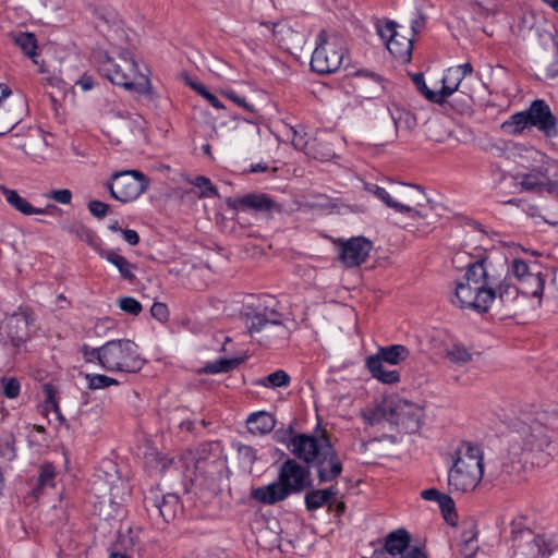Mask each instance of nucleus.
Returning a JSON list of instances; mask_svg holds the SVG:
<instances>
[{
  "label": "nucleus",
  "instance_id": "f257e3e1",
  "mask_svg": "<svg viewBox=\"0 0 558 558\" xmlns=\"http://www.w3.org/2000/svg\"><path fill=\"white\" fill-rule=\"evenodd\" d=\"M291 452L310 469H314L318 483L337 481L343 471V462L330 441L327 432L315 436L298 434L291 440Z\"/></svg>",
  "mask_w": 558,
  "mask_h": 558
},
{
  "label": "nucleus",
  "instance_id": "f03ea898",
  "mask_svg": "<svg viewBox=\"0 0 558 558\" xmlns=\"http://www.w3.org/2000/svg\"><path fill=\"white\" fill-rule=\"evenodd\" d=\"M488 275V257L484 256L470 263L464 275L465 282L457 284L451 302L461 308L486 313L494 301L492 284L495 279Z\"/></svg>",
  "mask_w": 558,
  "mask_h": 558
},
{
  "label": "nucleus",
  "instance_id": "7ed1b4c3",
  "mask_svg": "<svg viewBox=\"0 0 558 558\" xmlns=\"http://www.w3.org/2000/svg\"><path fill=\"white\" fill-rule=\"evenodd\" d=\"M96 61L99 74L112 84L143 95L151 92L148 76L140 72L130 51L122 50L117 57H110L108 52L100 51L97 53Z\"/></svg>",
  "mask_w": 558,
  "mask_h": 558
},
{
  "label": "nucleus",
  "instance_id": "20e7f679",
  "mask_svg": "<svg viewBox=\"0 0 558 558\" xmlns=\"http://www.w3.org/2000/svg\"><path fill=\"white\" fill-rule=\"evenodd\" d=\"M483 477V456L477 446L462 442L456 451V460L448 473L450 492L473 490Z\"/></svg>",
  "mask_w": 558,
  "mask_h": 558
},
{
  "label": "nucleus",
  "instance_id": "39448f33",
  "mask_svg": "<svg viewBox=\"0 0 558 558\" xmlns=\"http://www.w3.org/2000/svg\"><path fill=\"white\" fill-rule=\"evenodd\" d=\"M554 432L538 418L525 414L517 417L511 424V449H521L524 454L546 453L551 456Z\"/></svg>",
  "mask_w": 558,
  "mask_h": 558
},
{
  "label": "nucleus",
  "instance_id": "423d86ee",
  "mask_svg": "<svg viewBox=\"0 0 558 558\" xmlns=\"http://www.w3.org/2000/svg\"><path fill=\"white\" fill-rule=\"evenodd\" d=\"M242 318L250 336L260 344L281 345L290 337L289 328L282 323V315L274 308H252L242 313Z\"/></svg>",
  "mask_w": 558,
  "mask_h": 558
},
{
  "label": "nucleus",
  "instance_id": "0eeeda50",
  "mask_svg": "<svg viewBox=\"0 0 558 558\" xmlns=\"http://www.w3.org/2000/svg\"><path fill=\"white\" fill-rule=\"evenodd\" d=\"M345 59H349V51L344 36L338 32L320 31L312 53L311 69L322 75L331 74L341 68Z\"/></svg>",
  "mask_w": 558,
  "mask_h": 558
},
{
  "label": "nucleus",
  "instance_id": "6e6552de",
  "mask_svg": "<svg viewBox=\"0 0 558 558\" xmlns=\"http://www.w3.org/2000/svg\"><path fill=\"white\" fill-rule=\"evenodd\" d=\"M392 194L397 198V213L408 214L412 219L426 220L427 225L436 222L440 216L436 210L437 204L433 203L418 185L392 184Z\"/></svg>",
  "mask_w": 558,
  "mask_h": 558
},
{
  "label": "nucleus",
  "instance_id": "1a4fd4ad",
  "mask_svg": "<svg viewBox=\"0 0 558 558\" xmlns=\"http://www.w3.org/2000/svg\"><path fill=\"white\" fill-rule=\"evenodd\" d=\"M511 558H548L558 548L555 538L534 533L522 521L511 522Z\"/></svg>",
  "mask_w": 558,
  "mask_h": 558
},
{
  "label": "nucleus",
  "instance_id": "9d476101",
  "mask_svg": "<svg viewBox=\"0 0 558 558\" xmlns=\"http://www.w3.org/2000/svg\"><path fill=\"white\" fill-rule=\"evenodd\" d=\"M145 364L135 342L118 339L102 345L101 367L107 372L137 373Z\"/></svg>",
  "mask_w": 558,
  "mask_h": 558
},
{
  "label": "nucleus",
  "instance_id": "9b49d317",
  "mask_svg": "<svg viewBox=\"0 0 558 558\" xmlns=\"http://www.w3.org/2000/svg\"><path fill=\"white\" fill-rule=\"evenodd\" d=\"M489 277H493L494 284L492 291L494 301L492 305L501 318L515 316L524 308L525 298L521 295V290L513 283L512 277L508 274L497 272L489 262Z\"/></svg>",
  "mask_w": 558,
  "mask_h": 558
},
{
  "label": "nucleus",
  "instance_id": "f8f14e48",
  "mask_svg": "<svg viewBox=\"0 0 558 558\" xmlns=\"http://www.w3.org/2000/svg\"><path fill=\"white\" fill-rule=\"evenodd\" d=\"M107 187L113 198L121 203L136 199L149 186V180L138 170H124L111 175Z\"/></svg>",
  "mask_w": 558,
  "mask_h": 558
},
{
  "label": "nucleus",
  "instance_id": "ddd939ff",
  "mask_svg": "<svg viewBox=\"0 0 558 558\" xmlns=\"http://www.w3.org/2000/svg\"><path fill=\"white\" fill-rule=\"evenodd\" d=\"M423 409L407 400H398L390 407L389 423L396 426L398 433L415 434L422 426Z\"/></svg>",
  "mask_w": 558,
  "mask_h": 558
},
{
  "label": "nucleus",
  "instance_id": "4468645a",
  "mask_svg": "<svg viewBox=\"0 0 558 558\" xmlns=\"http://www.w3.org/2000/svg\"><path fill=\"white\" fill-rule=\"evenodd\" d=\"M278 478L289 489V493L300 494L313 487L308 464L302 465L295 459H287L280 466Z\"/></svg>",
  "mask_w": 558,
  "mask_h": 558
},
{
  "label": "nucleus",
  "instance_id": "2eb2a0df",
  "mask_svg": "<svg viewBox=\"0 0 558 558\" xmlns=\"http://www.w3.org/2000/svg\"><path fill=\"white\" fill-rule=\"evenodd\" d=\"M373 248L372 242L364 236H354L341 242L339 259L347 267L363 264Z\"/></svg>",
  "mask_w": 558,
  "mask_h": 558
},
{
  "label": "nucleus",
  "instance_id": "dca6fc26",
  "mask_svg": "<svg viewBox=\"0 0 558 558\" xmlns=\"http://www.w3.org/2000/svg\"><path fill=\"white\" fill-rule=\"evenodd\" d=\"M525 112L531 126H536L547 136L557 135V118L553 114L545 100H533Z\"/></svg>",
  "mask_w": 558,
  "mask_h": 558
},
{
  "label": "nucleus",
  "instance_id": "f3484780",
  "mask_svg": "<svg viewBox=\"0 0 558 558\" xmlns=\"http://www.w3.org/2000/svg\"><path fill=\"white\" fill-rule=\"evenodd\" d=\"M226 204L229 208L234 210H254L258 213L281 211V206L263 193H248L240 197H229Z\"/></svg>",
  "mask_w": 558,
  "mask_h": 558
},
{
  "label": "nucleus",
  "instance_id": "a211bd4d",
  "mask_svg": "<svg viewBox=\"0 0 558 558\" xmlns=\"http://www.w3.org/2000/svg\"><path fill=\"white\" fill-rule=\"evenodd\" d=\"M179 506L180 499L175 494L159 495L157 490L151 489L149 495L144 498L145 509L160 515L166 522L175 518Z\"/></svg>",
  "mask_w": 558,
  "mask_h": 558
},
{
  "label": "nucleus",
  "instance_id": "6ab92c4d",
  "mask_svg": "<svg viewBox=\"0 0 558 558\" xmlns=\"http://www.w3.org/2000/svg\"><path fill=\"white\" fill-rule=\"evenodd\" d=\"M27 112V104L22 98L2 99L0 102V136L9 133Z\"/></svg>",
  "mask_w": 558,
  "mask_h": 558
},
{
  "label": "nucleus",
  "instance_id": "aec40b11",
  "mask_svg": "<svg viewBox=\"0 0 558 558\" xmlns=\"http://www.w3.org/2000/svg\"><path fill=\"white\" fill-rule=\"evenodd\" d=\"M33 319L27 313H14L5 323V332L13 347L20 348L29 338Z\"/></svg>",
  "mask_w": 558,
  "mask_h": 558
},
{
  "label": "nucleus",
  "instance_id": "412c9836",
  "mask_svg": "<svg viewBox=\"0 0 558 558\" xmlns=\"http://www.w3.org/2000/svg\"><path fill=\"white\" fill-rule=\"evenodd\" d=\"M459 70H452L449 68L442 80V86L437 93H429L427 99L437 105H444L448 97L453 95L456 92H460L462 87V80L460 78Z\"/></svg>",
  "mask_w": 558,
  "mask_h": 558
},
{
  "label": "nucleus",
  "instance_id": "4be33fe9",
  "mask_svg": "<svg viewBox=\"0 0 558 558\" xmlns=\"http://www.w3.org/2000/svg\"><path fill=\"white\" fill-rule=\"evenodd\" d=\"M462 532L458 543V551L463 558H474L480 546L477 543V525L474 520L462 522Z\"/></svg>",
  "mask_w": 558,
  "mask_h": 558
},
{
  "label": "nucleus",
  "instance_id": "5701e85b",
  "mask_svg": "<svg viewBox=\"0 0 558 558\" xmlns=\"http://www.w3.org/2000/svg\"><path fill=\"white\" fill-rule=\"evenodd\" d=\"M290 495L289 489L279 478L269 485L257 487L252 490V497L264 505L277 504L287 499Z\"/></svg>",
  "mask_w": 558,
  "mask_h": 558
},
{
  "label": "nucleus",
  "instance_id": "b1692460",
  "mask_svg": "<svg viewBox=\"0 0 558 558\" xmlns=\"http://www.w3.org/2000/svg\"><path fill=\"white\" fill-rule=\"evenodd\" d=\"M0 190L4 195L7 202L15 210L24 215L49 214L51 211L58 210V207L52 204L48 205L46 208H36L31 203H28L24 197H22L15 190H11L5 186H0Z\"/></svg>",
  "mask_w": 558,
  "mask_h": 558
},
{
  "label": "nucleus",
  "instance_id": "393cba45",
  "mask_svg": "<svg viewBox=\"0 0 558 558\" xmlns=\"http://www.w3.org/2000/svg\"><path fill=\"white\" fill-rule=\"evenodd\" d=\"M337 494L338 489L335 485H331L325 489H313L312 487L305 494V507L308 511L317 510L325 505H328L329 509H331V500L336 497Z\"/></svg>",
  "mask_w": 558,
  "mask_h": 558
},
{
  "label": "nucleus",
  "instance_id": "a878e982",
  "mask_svg": "<svg viewBox=\"0 0 558 558\" xmlns=\"http://www.w3.org/2000/svg\"><path fill=\"white\" fill-rule=\"evenodd\" d=\"M386 47L400 63L404 64L411 61L413 50L412 38H407L397 34L395 39L391 41H386Z\"/></svg>",
  "mask_w": 558,
  "mask_h": 558
},
{
  "label": "nucleus",
  "instance_id": "bb28decb",
  "mask_svg": "<svg viewBox=\"0 0 558 558\" xmlns=\"http://www.w3.org/2000/svg\"><path fill=\"white\" fill-rule=\"evenodd\" d=\"M247 428L254 435H265L270 433L276 425V420L272 414L260 411L252 413L247 421Z\"/></svg>",
  "mask_w": 558,
  "mask_h": 558
},
{
  "label": "nucleus",
  "instance_id": "cd10ccee",
  "mask_svg": "<svg viewBox=\"0 0 558 558\" xmlns=\"http://www.w3.org/2000/svg\"><path fill=\"white\" fill-rule=\"evenodd\" d=\"M545 287V277L541 272H534L527 276L518 288L521 290V295L526 298L533 296L542 299ZM541 303V301H538Z\"/></svg>",
  "mask_w": 558,
  "mask_h": 558
},
{
  "label": "nucleus",
  "instance_id": "c85d7f7f",
  "mask_svg": "<svg viewBox=\"0 0 558 558\" xmlns=\"http://www.w3.org/2000/svg\"><path fill=\"white\" fill-rule=\"evenodd\" d=\"M366 366L372 376L384 384H396L400 380V374L397 371H386L383 362L377 356H369L366 360Z\"/></svg>",
  "mask_w": 558,
  "mask_h": 558
},
{
  "label": "nucleus",
  "instance_id": "c756f323",
  "mask_svg": "<svg viewBox=\"0 0 558 558\" xmlns=\"http://www.w3.org/2000/svg\"><path fill=\"white\" fill-rule=\"evenodd\" d=\"M537 34L541 45L545 49L551 47L556 52L557 60L553 62L546 70V77L555 78L558 76V36L554 28L543 29L542 32L537 31Z\"/></svg>",
  "mask_w": 558,
  "mask_h": 558
},
{
  "label": "nucleus",
  "instance_id": "7c9ffc66",
  "mask_svg": "<svg viewBox=\"0 0 558 558\" xmlns=\"http://www.w3.org/2000/svg\"><path fill=\"white\" fill-rule=\"evenodd\" d=\"M109 263L114 265L121 277L130 282L135 280V275L133 270L136 269V265L131 264L125 257L118 254L117 252L109 250L102 255Z\"/></svg>",
  "mask_w": 558,
  "mask_h": 558
},
{
  "label": "nucleus",
  "instance_id": "2f4dec72",
  "mask_svg": "<svg viewBox=\"0 0 558 558\" xmlns=\"http://www.w3.org/2000/svg\"><path fill=\"white\" fill-rule=\"evenodd\" d=\"M410 354L407 347L402 344H392L388 347L379 348L378 354L376 355L381 362H387L392 365H397L404 361Z\"/></svg>",
  "mask_w": 558,
  "mask_h": 558
},
{
  "label": "nucleus",
  "instance_id": "473e14b6",
  "mask_svg": "<svg viewBox=\"0 0 558 558\" xmlns=\"http://www.w3.org/2000/svg\"><path fill=\"white\" fill-rule=\"evenodd\" d=\"M531 126L527 114L520 111L510 116V118L501 124V130L509 135H520L526 128Z\"/></svg>",
  "mask_w": 558,
  "mask_h": 558
},
{
  "label": "nucleus",
  "instance_id": "72a5a7b5",
  "mask_svg": "<svg viewBox=\"0 0 558 558\" xmlns=\"http://www.w3.org/2000/svg\"><path fill=\"white\" fill-rule=\"evenodd\" d=\"M243 362H244V357L220 359L216 362L207 363L201 369V373H204V374L228 373V372L236 368Z\"/></svg>",
  "mask_w": 558,
  "mask_h": 558
},
{
  "label": "nucleus",
  "instance_id": "f704fd0d",
  "mask_svg": "<svg viewBox=\"0 0 558 558\" xmlns=\"http://www.w3.org/2000/svg\"><path fill=\"white\" fill-rule=\"evenodd\" d=\"M57 475L56 468L50 462H45L40 465L37 486L34 488V494H41L46 487L54 486V477Z\"/></svg>",
  "mask_w": 558,
  "mask_h": 558
},
{
  "label": "nucleus",
  "instance_id": "c9c22d12",
  "mask_svg": "<svg viewBox=\"0 0 558 558\" xmlns=\"http://www.w3.org/2000/svg\"><path fill=\"white\" fill-rule=\"evenodd\" d=\"M16 438L12 432H4L0 435V458L5 461H13L16 459Z\"/></svg>",
  "mask_w": 558,
  "mask_h": 558
},
{
  "label": "nucleus",
  "instance_id": "e433bc0d",
  "mask_svg": "<svg viewBox=\"0 0 558 558\" xmlns=\"http://www.w3.org/2000/svg\"><path fill=\"white\" fill-rule=\"evenodd\" d=\"M290 381H291L290 375L283 369H278V371L269 374L268 376L257 379L255 381V385L267 387V388H280V387L289 386Z\"/></svg>",
  "mask_w": 558,
  "mask_h": 558
},
{
  "label": "nucleus",
  "instance_id": "4c0bfd02",
  "mask_svg": "<svg viewBox=\"0 0 558 558\" xmlns=\"http://www.w3.org/2000/svg\"><path fill=\"white\" fill-rule=\"evenodd\" d=\"M15 45L22 50V52L29 57L35 58L37 56V39L33 33H19L13 37Z\"/></svg>",
  "mask_w": 558,
  "mask_h": 558
},
{
  "label": "nucleus",
  "instance_id": "58836bf2",
  "mask_svg": "<svg viewBox=\"0 0 558 558\" xmlns=\"http://www.w3.org/2000/svg\"><path fill=\"white\" fill-rule=\"evenodd\" d=\"M390 407L387 404H379L373 409H368L366 411L362 412V417L364 421L374 426L377 425L384 421L389 423L390 418Z\"/></svg>",
  "mask_w": 558,
  "mask_h": 558
},
{
  "label": "nucleus",
  "instance_id": "ea45409f",
  "mask_svg": "<svg viewBox=\"0 0 558 558\" xmlns=\"http://www.w3.org/2000/svg\"><path fill=\"white\" fill-rule=\"evenodd\" d=\"M391 119L393 121L396 132L400 129L411 130L416 125L415 116L404 109L397 108L391 111Z\"/></svg>",
  "mask_w": 558,
  "mask_h": 558
},
{
  "label": "nucleus",
  "instance_id": "a19ab883",
  "mask_svg": "<svg viewBox=\"0 0 558 558\" xmlns=\"http://www.w3.org/2000/svg\"><path fill=\"white\" fill-rule=\"evenodd\" d=\"M505 274H508L514 278L519 283H521L524 279L527 278V276H531L534 274L526 264L525 260L521 258H514L511 262V265L507 267V270Z\"/></svg>",
  "mask_w": 558,
  "mask_h": 558
},
{
  "label": "nucleus",
  "instance_id": "79ce46f5",
  "mask_svg": "<svg viewBox=\"0 0 558 558\" xmlns=\"http://www.w3.org/2000/svg\"><path fill=\"white\" fill-rule=\"evenodd\" d=\"M364 189L395 210L397 198L393 196L392 190L388 192L386 189L369 182H364Z\"/></svg>",
  "mask_w": 558,
  "mask_h": 558
},
{
  "label": "nucleus",
  "instance_id": "37998d69",
  "mask_svg": "<svg viewBox=\"0 0 558 558\" xmlns=\"http://www.w3.org/2000/svg\"><path fill=\"white\" fill-rule=\"evenodd\" d=\"M63 229L88 244H92L95 239V233L81 221H72Z\"/></svg>",
  "mask_w": 558,
  "mask_h": 558
},
{
  "label": "nucleus",
  "instance_id": "c03bdc74",
  "mask_svg": "<svg viewBox=\"0 0 558 558\" xmlns=\"http://www.w3.org/2000/svg\"><path fill=\"white\" fill-rule=\"evenodd\" d=\"M439 508L441 510L442 517L445 521L450 525H456L458 520V514L456 511V505L453 499L445 494L441 500H439Z\"/></svg>",
  "mask_w": 558,
  "mask_h": 558
},
{
  "label": "nucleus",
  "instance_id": "a18cd8bd",
  "mask_svg": "<svg viewBox=\"0 0 558 558\" xmlns=\"http://www.w3.org/2000/svg\"><path fill=\"white\" fill-rule=\"evenodd\" d=\"M133 547L134 541L131 536H120L116 549L110 553L109 558H131L129 550H132Z\"/></svg>",
  "mask_w": 558,
  "mask_h": 558
},
{
  "label": "nucleus",
  "instance_id": "49530a36",
  "mask_svg": "<svg viewBox=\"0 0 558 558\" xmlns=\"http://www.w3.org/2000/svg\"><path fill=\"white\" fill-rule=\"evenodd\" d=\"M193 184L201 190L199 197L202 198L219 196L217 187L208 178L204 175L196 177L193 181Z\"/></svg>",
  "mask_w": 558,
  "mask_h": 558
},
{
  "label": "nucleus",
  "instance_id": "de8ad7c7",
  "mask_svg": "<svg viewBox=\"0 0 558 558\" xmlns=\"http://www.w3.org/2000/svg\"><path fill=\"white\" fill-rule=\"evenodd\" d=\"M446 356L452 363L464 365L472 360V354L462 345L454 344L447 351Z\"/></svg>",
  "mask_w": 558,
  "mask_h": 558
},
{
  "label": "nucleus",
  "instance_id": "09e8293b",
  "mask_svg": "<svg viewBox=\"0 0 558 558\" xmlns=\"http://www.w3.org/2000/svg\"><path fill=\"white\" fill-rule=\"evenodd\" d=\"M88 388L92 390L107 388L112 385H119V381L101 374H87Z\"/></svg>",
  "mask_w": 558,
  "mask_h": 558
},
{
  "label": "nucleus",
  "instance_id": "8fccbe9b",
  "mask_svg": "<svg viewBox=\"0 0 558 558\" xmlns=\"http://www.w3.org/2000/svg\"><path fill=\"white\" fill-rule=\"evenodd\" d=\"M131 132V122L128 120H120L113 123L108 131V136L120 143L122 138H125Z\"/></svg>",
  "mask_w": 558,
  "mask_h": 558
},
{
  "label": "nucleus",
  "instance_id": "3c124183",
  "mask_svg": "<svg viewBox=\"0 0 558 558\" xmlns=\"http://www.w3.org/2000/svg\"><path fill=\"white\" fill-rule=\"evenodd\" d=\"M45 392L47 395L46 397V408H50L56 414L57 418L61 424H64L66 427H69V424L65 423L64 416L60 412V408L56 398V389L52 385L48 384L45 385Z\"/></svg>",
  "mask_w": 558,
  "mask_h": 558
},
{
  "label": "nucleus",
  "instance_id": "603ef678",
  "mask_svg": "<svg viewBox=\"0 0 558 558\" xmlns=\"http://www.w3.org/2000/svg\"><path fill=\"white\" fill-rule=\"evenodd\" d=\"M0 384L2 387V393L9 398L14 399L19 397L21 391V384L15 377H2L0 379Z\"/></svg>",
  "mask_w": 558,
  "mask_h": 558
},
{
  "label": "nucleus",
  "instance_id": "864d4df0",
  "mask_svg": "<svg viewBox=\"0 0 558 558\" xmlns=\"http://www.w3.org/2000/svg\"><path fill=\"white\" fill-rule=\"evenodd\" d=\"M541 177H545V173L542 171L526 173L522 177L520 184L525 191H534L536 189H541L543 182Z\"/></svg>",
  "mask_w": 558,
  "mask_h": 558
},
{
  "label": "nucleus",
  "instance_id": "5fc2aeb1",
  "mask_svg": "<svg viewBox=\"0 0 558 558\" xmlns=\"http://www.w3.org/2000/svg\"><path fill=\"white\" fill-rule=\"evenodd\" d=\"M119 307L131 315L137 316L142 312V304L132 296H124L119 300Z\"/></svg>",
  "mask_w": 558,
  "mask_h": 558
},
{
  "label": "nucleus",
  "instance_id": "6e6d98bb",
  "mask_svg": "<svg viewBox=\"0 0 558 558\" xmlns=\"http://www.w3.org/2000/svg\"><path fill=\"white\" fill-rule=\"evenodd\" d=\"M397 24L393 21H387L384 25H377V32L381 39L386 41H391L397 37Z\"/></svg>",
  "mask_w": 558,
  "mask_h": 558
},
{
  "label": "nucleus",
  "instance_id": "4d7b16f0",
  "mask_svg": "<svg viewBox=\"0 0 558 558\" xmlns=\"http://www.w3.org/2000/svg\"><path fill=\"white\" fill-rule=\"evenodd\" d=\"M87 207L89 213L98 219L105 218L110 211V206L108 204L97 199L90 201L87 204Z\"/></svg>",
  "mask_w": 558,
  "mask_h": 558
},
{
  "label": "nucleus",
  "instance_id": "13d9d810",
  "mask_svg": "<svg viewBox=\"0 0 558 558\" xmlns=\"http://www.w3.org/2000/svg\"><path fill=\"white\" fill-rule=\"evenodd\" d=\"M82 353L86 363L97 361L101 365L102 361V345L100 348H90L87 344L82 347Z\"/></svg>",
  "mask_w": 558,
  "mask_h": 558
},
{
  "label": "nucleus",
  "instance_id": "bf43d9fd",
  "mask_svg": "<svg viewBox=\"0 0 558 558\" xmlns=\"http://www.w3.org/2000/svg\"><path fill=\"white\" fill-rule=\"evenodd\" d=\"M151 316L160 323L169 319V310L165 303L155 302L150 308Z\"/></svg>",
  "mask_w": 558,
  "mask_h": 558
},
{
  "label": "nucleus",
  "instance_id": "052dcab7",
  "mask_svg": "<svg viewBox=\"0 0 558 558\" xmlns=\"http://www.w3.org/2000/svg\"><path fill=\"white\" fill-rule=\"evenodd\" d=\"M223 95L244 110L252 113L255 112L254 106L247 102L244 97L239 96L235 92L227 90L223 93Z\"/></svg>",
  "mask_w": 558,
  "mask_h": 558
},
{
  "label": "nucleus",
  "instance_id": "680f3d73",
  "mask_svg": "<svg viewBox=\"0 0 558 558\" xmlns=\"http://www.w3.org/2000/svg\"><path fill=\"white\" fill-rule=\"evenodd\" d=\"M51 197L60 204H70L72 192L68 189L52 191Z\"/></svg>",
  "mask_w": 558,
  "mask_h": 558
},
{
  "label": "nucleus",
  "instance_id": "e2e57ef3",
  "mask_svg": "<svg viewBox=\"0 0 558 558\" xmlns=\"http://www.w3.org/2000/svg\"><path fill=\"white\" fill-rule=\"evenodd\" d=\"M413 83L415 84L416 88L425 96L427 99V95L429 93H435L434 90L429 89L425 83L424 75L422 73H416L413 75Z\"/></svg>",
  "mask_w": 558,
  "mask_h": 558
},
{
  "label": "nucleus",
  "instance_id": "0e129e2a",
  "mask_svg": "<svg viewBox=\"0 0 558 558\" xmlns=\"http://www.w3.org/2000/svg\"><path fill=\"white\" fill-rule=\"evenodd\" d=\"M239 454L246 461H248L250 464H253L257 457H256V450L251 447L243 445L239 448Z\"/></svg>",
  "mask_w": 558,
  "mask_h": 558
},
{
  "label": "nucleus",
  "instance_id": "69168bd1",
  "mask_svg": "<svg viewBox=\"0 0 558 558\" xmlns=\"http://www.w3.org/2000/svg\"><path fill=\"white\" fill-rule=\"evenodd\" d=\"M442 496H445L444 493H440L436 488H428L421 492V497L428 501H437L439 504V500H441Z\"/></svg>",
  "mask_w": 558,
  "mask_h": 558
},
{
  "label": "nucleus",
  "instance_id": "338daca9",
  "mask_svg": "<svg viewBox=\"0 0 558 558\" xmlns=\"http://www.w3.org/2000/svg\"><path fill=\"white\" fill-rule=\"evenodd\" d=\"M122 235L125 242L130 245L135 246L140 243V235L135 230L126 229L122 231Z\"/></svg>",
  "mask_w": 558,
  "mask_h": 558
},
{
  "label": "nucleus",
  "instance_id": "774afa93",
  "mask_svg": "<svg viewBox=\"0 0 558 558\" xmlns=\"http://www.w3.org/2000/svg\"><path fill=\"white\" fill-rule=\"evenodd\" d=\"M539 190L545 191L551 195L558 196V180L557 181L547 180L545 182H542V186Z\"/></svg>",
  "mask_w": 558,
  "mask_h": 558
}]
</instances>
